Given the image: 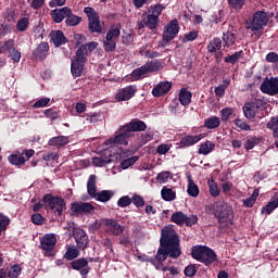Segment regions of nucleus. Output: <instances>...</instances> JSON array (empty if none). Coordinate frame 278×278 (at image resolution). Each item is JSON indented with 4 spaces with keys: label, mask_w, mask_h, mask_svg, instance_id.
Instances as JSON below:
<instances>
[{
    "label": "nucleus",
    "mask_w": 278,
    "mask_h": 278,
    "mask_svg": "<svg viewBox=\"0 0 278 278\" xmlns=\"http://www.w3.org/2000/svg\"><path fill=\"white\" fill-rule=\"evenodd\" d=\"M168 255L173 260H177L181 255V247L179 245V236L173 226H165L162 229L160 248L156 252L155 258H151L149 262L155 266L156 270H160L162 262H166Z\"/></svg>",
    "instance_id": "f257e3e1"
},
{
    "label": "nucleus",
    "mask_w": 278,
    "mask_h": 278,
    "mask_svg": "<svg viewBox=\"0 0 278 278\" xmlns=\"http://www.w3.org/2000/svg\"><path fill=\"white\" fill-rule=\"evenodd\" d=\"M129 138H131L130 134L128 132V130H124L122 126L119 128L118 135H116L115 137H111L104 142L106 147H109V144L111 146L109 150L115 155V160H121V153H123V149L117 147V144H124V147H127V144H129Z\"/></svg>",
    "instance_id": "f03ea898"
},
{
    "label": "nucleus",
    "mask_w": 278,
    "mask_h": 278,
    "mask_svg": "<svg viewBox=\"0 0 278 278\" xmlns=\"http://www.w3.org/2000/svg\"><path fill=\"white\" fill-rule=\"evenodd\" d=\"M213 214L222 225H231V220H233V208L225 201H218L213 204Z\"/></svg>",
    "instance_id": "7ed1b4c3"
},
{
    "label": "nucleus",
    "mask_w": 278,
    "mask_h": 278,
    "mask_svg": "<svg viewBox=\"0 0 278 278\" xmlns=\"http://www.w3.org/2000/svg\"><path fill=\"white\" fill-rule=\"evenodd\" d=\"M191 255L193 260L202 262V264H205V266H210V264L216 262V252L205 245L193 247Z\"/></svg>",
    "instance_id": "20e7f679"
},
{
    "label": "nucleus",
    "mask_w": 278,
    "mask_h": 278,
    "mask_svg": "<svg viewBox=\"0 0 278 278\" xmlns=\"http://www.w3.org/2000/svg\"><path fill=\"white\" fill-rule=\"evenodd\" d=\"M245 25L247 29L257 34V31H262L268 25V15L264 11H257L245 22Z\"/></svg>",
    "instance_id": "39448f33"
},
{
    "label": "nucleus",
    "mask_w": 278,
    "mask_h": 278,
    "mask_svg": "<svg viewBox=\"0 0 278 278\" xmlns=\"http://www.w3.org/2000/svg\"><path fill=\"white\" fill-rule=\"evenodd\" d=\"M84 12L88 17L89 31H91V34H103V26L101 25L99 13L90 7H86Z\"/></svg>",
    "instance_id": "423d86ee"
},
{
    "label": "nucleus",
    "mask_w": 278,
    "mask_h": 278,
    "mask_svg": "<svg viewBox=\"0 0 278 278\" xmlns=\"http://www.w3.org/2000/svg\"><path fill=\"white\" fill-rule=\"evenodd\" d=\"M55 244H58V237L55 233H46L40 238L39 249L43 250L46 257H53L55 255Z\"/></svg>",
    "instance_id": "0eeeda50"
},
{
    "label": "nucleus",
    "mask_w": 278,
    "mask_h": 278,
    "mask_svg": "<svg viewBox=\"0 0 278 278\" xmlns=\"http://www.w3.org/2000/svg\"><path fill=\"white\" fill-rule=\"evenodd\" d=\"M46 210H54L58 212L59 216L62 215V212L66 210V202L62 198H55L51 194H46L42 198Z\"/></svg>",
    "instance_id": "6e6552de"
},
{
    "label": "nucleus",
    "mask_w": 278,
    "mask_h": 278,
    "mask_svg": "<svg viewBox=\"0 0 278 278\" xmlns=\"http://www.w3.org/2000/svg\"><path fill=\"white\" fill-rule=\"evenodd\" d=\"M170 220L179 227H184V225L187 227H192V225H197V223H199V217H197V215H191L188 217V215L184 214V212L178 211L172 215Z\"/></svg>",
    "instance_id": "1a4fd4ad"
},
{
    "label": "nucleus",
    "mask_w": 278,
    "mask_h": 278,
    "mask_svg": "<svg viewBox=\"0 0 278 278\" xmlns=\"http://www.w3.org/2000/svg\"><path fill=\"white\" fill-rule=\"evenodd\" d=\"M163 10H164V7H162V4L152 7L148 11V15L144 18L146 27H149V29H155V27H157V23H160V14H162Z\"/></svg>",
    "instance_id": "9d476101"
},
{
    "label": "nucleus",
    "mask_w": 278,
    "mask_h": 278,
    "mask_svg": "<svg viewBox=\"0 0 278 278\" xmlns=\"http://www.w3.org/2000/svg\"><path fill=\"white\" fill-rule=\"evenodd\" d=\"M34 153H36L34 149L24 150L23 152H15L9 156V162L14 166H23L27 160L34 156Z\"/></svg>",
    "instance_id": "9b49d317"
},
{
    "label": "nucleus",
    "mask_w": 278,
    "mask_h": 278,
    "mask_svg": "<svg viewBox=\"0 0 278 278\" xmlns=\"http://www.w3.org/2000/svg\"><path fill=\"white\" fill-rule=\"evenodd\" d=\"M101 225L104 226L105 232L110 236H121L125 231V226L118 224L116 219L104 218Z\"/></svg>",
    "instance_id": "f8f14e48"
},
{
    "label": "nucleus",
    "mask_w": 278,
    "mask_h": 278,
    "mask_svg": "<svg viewBox=\"0 0 278 278\" xmlns=\"http://www.w3.org/2000/svg\"><path fill=\"white\" fill-rule=\"evenodd\" d=\"M71 212L73 216H84L92 214L94 212V206L88 202H74L72 203Z\"/></svg>",
    "instance_id": "ddd939ff"
},
{
    "label": "nucleus",
    "mask_w": 278,
    "mask_h": 278,
    "mask_svg": "<svg viewBox=\"0 0 278 278\" xmlns=\"http://www.w3.org/2000/svg\"><path fill=\"white\" fill-rule=\"evenodd\" d=\"M177 34H179V21L173 20L164 27L163 40L165 42H170V40L177 38Z\"/></svg>",
    "instance_id": "4468645a"
},
{
    "label": "nucleus",
    "mask_w": 278,
    "mask_h": 278,
    "mask_svg": "<svg viewBox=\"0 0 278 278\" xmlns=\"http://www.w3.org/2000/svg\"><path fill=\"white\" fill-rule=\"evenodd\" d=\"M136 92H138V87L136 85L124 87L115 94V101L118 103L129 101L136 97Z\"/></svg>",
    "instance_id": "2eb2a0df"
},
{
    "label": "nucleus",
    "mask_w": 278,
    "mask_h": 278,
    "mask_svg": "<svg viewBox=\"0 0 278 278\" xmlns=\"http://www.w3.org/2000/svg\"><path fill=\"white\" fill-rule=\"evenodd\" d=\"M261 91H263L264 94H269V97L278 94V77L266 78L261 85Z\"/></svg>",
    "instance_id": "dca6fc26"
},
{
    "label": "nucleus",
    "mask_w": 278,
    "mask_h": 278,
    "mask_svg": "<svg viewBox=\"0 0 278 278\" xmlns=\"http://www.w3.org/2000/svg\"><path fill=\"white\" fill-rule=\"evenodd\" d=\"M97 47H99V43L97 41H90L86 45H83L76 51V60H80L83 62H86V56L89 53H92V51L96 50Z\"/></svg>",
    "instance_id": "f3484780"
},
{
    "label": "nucleus",
    "mask_w": 278,
    "mask_h": 278,
    "mask_svg": "<svg viewBox=\"0 0 278 278\" xmlns=\"http://www.w3.org/2000/svg\"><path fill=\"white\" fill-rule=\"evenodd\" d=\"M70 264L73 270L80 271L81 277H86V275L90 273V266H88V260L84 257L74 260Z\"/></svg>",
    "instance_id": "a211bd4d"
},
{
    "label": "nucleus",
    "mask_w": 278,
    "mask_h": 278,
    "mask_svg": "<svg viewBox=\"0 0 278 278\" xmlns=\"http://www.w3.org/2000/svg\"><path fill=\"white\" fill-rule=\"evenodd\" d=\"M147 124L140 119H132L130 123L123 126L124 131H128L130 136H134V131H144Z\"/></svg>",
    "instance_id": "6ab92c4d"
},
{
    "label": "nucleus",
    "mask_w": 278,
    "mask_h": 278,
    "mask_svg": "<svg viewBox=\"0 0 278 278\" xmlns=\"http://www.w3.org/2000/svg\"><path fill=\"white\" fill-rule=\"evenodd\" d=\"M114 157L116 156L114 155V153L112 154V152H110V149H109L104 151L103 156H94L92 159V163L94 164V166L103 167V166H108V164H112V162H114Z\"/></svg>",
    "instance_id": "aec40b11"
},
{
    "label": "nucleus",
    "mask_w": 278,
    "mask_h": 278,
    "mask_svg": "<svg viewBox=\"0 0 278 278\" xmlns=\"http://www.w3.org/2000/svg\"><path fill=\"white\" fill-rule=\"evenodd\" d=\"M173 88V83L170 81H161L152 89L153 97H164V94H168L170 89Z\"/></svg>",
    "instance_id": "412c9836"
},
{
    "label": "nucleus",
    "mask_w": 278,
    "mask_h": 278,
    "mask_svg": "<svg viewBox=\"0 0 278 278\" xmlns=\"http://www.w3.org/2000/svg\"><path fill=\"white\" fill-rule=\"evenodd\" d=\"M202 139V135H187L180 139L178 144L180 149H186L188 147H193L197 142H201Z\"/></svg>",
    "instance_id": "4be33fe9"
},
{
    "label": "nucleus",
    "mask_w": 278,
    "mask_h": 278,
    "mask_svg": "<svg viewBox=\"0 0 278 278\" xmlns=\"http://www.w3.org/2000/svg\"><path fill=\"white\" fill-rule=\"evenodd\" d=\"M47 55H49V43L47 41H42L33 51V58L35 60H47Z\"/></svg>",
    "instance_id": "5701e85b"
},
{
    "label": "nucleus",
    "mask_w": 278,
    "mask_h": 278,
    "mask_svg": "<svg viewBox=\"0 0 278 278\" xmlns=\"http://www.w3.org/2000/svg\"><path fill=\"white\" fill-rule=\"evenodd\" d=\"M74 239L78 247V249H86L88 247V235H86V231L83 229H76L74 230Z\"/></svg>",
    "instance_id": "b1692460"
},
{
    "label": "nucleus",
    "mask_w": 278,
    "mask_h": 278,
    "mask_svg": "<svg viewBox=\"0 0 278 278\" xmlns=\"http://www.w3.org/2000/svg\"><path fill=\"white\" fill-rule=\"evenodd\" d=\"M50 40L53 42L54 47H62V45L68 42L62 30H52L50 33Z\"/></svg>",
    "instance_id": "393cba45"
},
{
    "label": "nucleus",
    "mask_w": 278,
    "mask_h": 278,
    "mask_svg": "<svg viewBox=\"0 0 278 278\" xmlns=\"http://www.w3.org/2000/svg\"><path fill=\"white\" fill-rule=\"evenodd\" d=\"M84 66H86V61H80L79 59L72 60L71 71L73 77H81Z\"/></svg>",
    "instance_id": "a878e982"
},
{
    "label": "nucleus",
    "mask_w": 278,
    "mask_h": 278,
    "mask_svg": "<svg viewBox=\"0 0 278 278\" xmlns=\"http://www.w3.org/2000/svg\"><path fill=\"white\" fill-rule=\"evenodd\" d=\"M149 76V71L146 65L134 70L130 74L131 81H140V79H144V77Z\"/></svg>",
    "instance_id": "bb28decb"
},
{
    "label": "nucleus",
    "mask_w": 278,
    "mask_h": 278,
    "mask_svg": "<svg viewBox=\"0 0 278 278\" xmlns=\"http://www.w3.org/2000/svg\"><path fill=\"white\" fill-rule=\"evenodd\" d=\"M66 14H71V8L64 7L52 11V18L56 23H62L66 18Z\"/></svg>",
    "instance_id": "cd10ccee"
},
{
    "label": "nucleus",
    "mask_w": 278,
    "mask_h": 278,
    "mask_svg": "<svg viewBox=\"0 0 278 278\" xmlns=\"http://www.w3.org/2000/svg\"><path fill=\"white\" fill-rule=\"evenodd\" d=\"M257 110V105L255 104V102H248L243 105V114L245 116V118H248L249 121L255 118V114Z\"/></svg>",
    "instance_id": "c85d7f7f"
},
{
    "label": "nucleus",
    "mask_w": 278,
    "mask_h": 278,
    "mask_svg": "<svg viewBox=\"0 0 278 278\" xmlns=\"http://www.w3.org/2000/svg\"><path fill=\"white\" fill-rule=\"evenodd\" d=\"M50 147H56V149H62V147H66L68 144V137L58 136L53 137L48 141Z\"/></svg>",
    "instance_id": "c756f323"
},
{
    "label": "nucleus",
    "mask_w": 278,
    "mask_h": 278,
    "mask_svg": "<svg viewBox=\"0 0 278 278\" xmlns=\"http://www.w3.org/2000/svg\"><path fill=\"white\" fill-rule=\"evenodd\" d=\"M87 192L91 199H94L97 197V175H90L88 182H87Z\"/></svg>",
    "instance_id": "7c9ffc66"
},
{
    "label": "nucleus",
    "mask_w": 278,
    "mask_h": 278,
    "mask_svg": "<svg viewBox=\"0 0 278 278\" xmlns=\"http://www.w3.org/2000/svg\"><path fill=\"white\" fill-rule=\"evenodd\" d=\"M178 100L185 106L190 105V103H192V92L185 88L180 89Z\"/></svg>",
    "instance_id": "2f4dec72"
},
{
    "label": "nucleus",
    "mask_w": 278,
    "mask_h": 278,
    "mask_svg": "<svg viewBox=\"0 0 278 278\" xmlns=\"http://www.w3.org/2000/svg\"><path fill=\"white\" fill-rule=\"evenodd\" d=\"M113 197H114V191L102 190V191L98 192V194H96L93 197V199L96 201H100V203H108V201H110Z\"/></svg>",
    "instance_id": "473e14b6"
},
{
    "label": "nucleus",
    "mask_w": 278,
    "mask_h": 278,
    "mask_svg": "<svg viewBox=\"0 0 278 278\" xmlns=\"http://www.w3.org/2000/svg\"><path fill=\"white\" fill-rule=\"evenodd\" d=\"M215 148H216V144L214 142L205 141V142L200 144L198 153L200 155H210V153H212Z\"/></svg>",
    "instance_id": "72a5a7b5"
},
{
    "label": "nucleus",
    "mask_w": 278,
    "mask_h": 278,
    "mask_svg": "<svg viewBox=\"0 0 278 278\" xmlns=\"http://www.w3.org/2000/svg\"><path fill=\"white\" fill-rule=\"evenodd\" d=\"M187 179H188L187 192L189 197H193L194 199H197V197H199V186L194 184L192 176H188Z\"/></svg>",
    "instance_id": "f704fd0d"
},
{
    "label": "nucleus",
    "mask_w": 278,
    "mask_h": 278,
    "mask_svg": "<svg viewBox=\"0 0 278 278\" xmlns=\"http://www.w3.org/2000/svg\"><path fill=\"white\" fill-rule=\"evenodd\" d=\"M161 197L163 201H175V199H177V192H175L170 188L163 187V189L161 190Z\"/></svg>",
    "instance_id": "c9c22d12"
},
{
    "label": "nucleus",
    "mask_w": 278,
    "mask_h": 278,
    "mask_svg": "<svg viewBox=\"0 0 278 278\" xmlns=\"http://www.w3.org/2000/svg\"><path fill=\"white\" fill-rule=\"evenodd\" d=\"M278 207V195L275 194V199L269 201L266 206L261 210L262 214H273Z\"/></svg>",
    "instance_id": "e433bc0d"
},
{
    "label": "nucleus",
    "mask_w": 278,
    "mask_h": 278,
    "mask_svg": "<svg viewBox=\"0 0 278 278\" xmlns=\"http://www.w3.org/2000/svg\"><path fill=\"white\" fill-rule=\"evenodd\" d=\"M65 23L70 27H75L81 23V17L73 14V11L70 9V14L65 15Z\"/></svg>",
    "instance_id": "4c0bfd02"
},
{
    "label": "nucleus",
    "mask_w": 278,
    "mask_h": 278,
    "mask_svg": "<svg viewBox=\"0 0 278 278\" xmlns=\"http://www.w3.org/2000/svg\"><path fill=\"white\" fill-rule=\"evenodd\" d=\"M223 49V41L220 38H214L207 45L208 53H216V51H220Z\"/></svg>",
    "instance_id": "58836bf2"
},
{
    "label": "nucleus",
    "mask_w": 278,
    "mask_h": 278,
    "mask_svg": "<svg viewBox=\"0 0 278 278\" xmlns=\"http://www.w3.org/2000/svg\"><path fill=\"white\" fill-rule=\"evenodd\" d=\"M78 255H79V249H77V247L75 245H71V247H67L64 257L68 262H73V260H77Z\"/></svg>",
    "instance_id": "ea45409f"
},
{
    "label": "nucleus",
    "mask_w": 278,
    "mask_h": 278,
    "mask_svg": "<svg viewBox=\"0 0 278 278\" xmlns=\"http://www.w3.org/2000/svg\"><path fill=\"white\" fill-rule=\"evenodd\" d=\"M148 73H157V71H162L163 66H162V62H160L159 60H153L150 62H147L144 64Z\"/></svg>",
    "instance_id": "a19ab883"
},
{
    "label": "nucleus",
    "mask_w": 278,
    "mask_h": 278,
    "mask_svg": "<svg viewBox=\"0 0 278 278\" xmlns=\"http://www.w3.org/2000/svg\"><path fill=\"white\" fill-rule=\"evenodd\" d=\"M105 38L108 40H116V38H121V25L111 26Z\"/></svg>",
    "instance_id": "79ce46f5"
},
{
    "label": "nucleus",
    "mask_w": 278,
    "mask_h": 278,
    "mask_svg": "<svg viewBox=\"0 0 278 278\" xmlns=\"http://www.w3.org/2000/svg\"><path fill=\"white\" fill-rule=\"evenodd\" d=\"M204 127H206V129H216L217 127H220V118L218 116H211L206 118Z\"/></svg>",
    "instance_id": "37998d69"
},
{
    "label": "nucleus",
    "mask_w": 278,
    "mask_h": 278,
    "mask_svg": "<svg viewBox=\"0 0 278 278\" xmlns=\"http://www.w3.org/2000/svg\"><path fill=\"white\" fill-rule=\"evenodd\" d=\"M266 127L267 129L273 130L274 138H278V115L276 117H271Z\"/></svg>",
    "instance_id": "c03bdc74"
},
{
    "label": "nucleus",
    "mask_w": 278,
    "mask_h": 278,
    "mask_svg": "<svg viewBox=\"0 0 278 278\" xmlns=\"http://www.w3.org/2000/svg\"><path fill=\"white\" fill-rule=\"evenodd\" d=\"M14 49V40L9 39L0 43V53H10Z\"/></svg>",
    "instance_id": "a18cd8bd"
},
{
    "label": "nucleus",
    "mask_w": 278,
    "mask_h": 278,
    "mask_svg": "<svg viewBox=\"0 0 278 278\" xmlns=\"http://www.w3.org/2000/svg\"><path fill=\"white\" fill-rule=\"evenodd\" d=\"M223 40L225 42V47H231V45L236 43V35L231 31L224 33Z\"/></svg>",
    "instance_id": "49530a36"
},
{
    "label": "nucleus",
    "mask_w": 278,
    "mask_h": 278,
    "mask_svg": "<svg viewBox=\"0 0 278 278\" xmlns=\"http://www.w3.org/2000/svg\"><path fill=\"white\" fill-rule=\"evenodd\" d=\"M236 111L233 110V108H224L220 111V118L223 121V123H227V121H229V118H231V116H233V113Z\"/></svg>",
    "instance_id": "de8ad7c7"
},
{
    "label": "nucleus",
    "mask_w": 278,
    "mask_h": 278,
    "mask_svg": "<svg viewBox=\"0 0 278 278\" xmlns=\"http://www.w3.org/2000/svg\"><path fill=\"white\" fill-rule=\"evenodd\" d=\"M130 200L135 207H138V210H140V207H144V198L142 195L134 193Z\"/></svg>",
    "instance_id": "09e8293b"
},
{
    "label": "nucleus",
    "mask_w": 278,
    "mask_h": 278,
    "mask_svg": "<svg viewBox=\"0 0 278 278\" xmlns=\"http://www.w3.org/2000/svg\"><path fill=\"white\" fill-rule=\"evenodd\" d=\"M29 27V18L28 17H22L17 21L16 29L17 31H27V28Z\"/></svg>",
    "instance_id": "8fccbe9b"
},
{
    "label": "nucleus",
    "mask_w": 278,
    "mask_h": 278,
    "mask_svg": "<svg viewBox=\"0 0 278 278\" xmlns=\"http://www.w3.org/2000/svg\"><path fill=\"white\" fill-rule=\"evenodd\" d=\"M208 190H210L211 197L220 195V189H218V185L214 180H208Z\"/></svg>",
    "instance_id": "3c124183"
},
{
    "label": "nucleus",
    "mask_w": 278,
    "mask_h": 278,
    "mask_svg": "<svg viewBox=\"0 0 278 278\" xmlns=\"http://www.w3.org/2000/svg\"><path fill=\"white\" fill-rule=\"evenodd\" d=\"M103 47H104V51L112 53V51L116 49V40H112V39L108 40V38H104Z\"/></svg>",
    "instance_id": "603ef678"
},
{
    "label": "nucleus",
    "mask_w": 278,
    "mask_h": 278,
    "mask_svg": "<svg viewBox=\"0 0 278 278\" xmlns=\"http://www.w3.org/2000/svg\"><path fill=\"white\" fill-rule=\"evenodd\" d=\"M240 58H242V51H238L231 55L226 56L224 59V62H226L227 64H236V62H238V60H240Z\"/></svg>",
    "instance_id": "864d4df0"
},
{
    "label": "nucleus",
    "mask_w": 278,
    "mask_h": 278,
    "mask_svg": "<svg viewBox=\"0 0 278 278\" xmlns=\"http://www.w3.org/2000/svg\"><path fill=\"white\" fill-rule=\"evenodd\" d=\"M232 10H242L247 0H227Z\"/></svg>",
    "instance_id": "5fc2aeb1"
},
{
    "label": "nucleus",
    "mask_w": 278,
    "mask_h": 278,
    "mask_svg": "<svg viewBox=\"0 0 278 278\" xmlns=\"http://www.w3.org/2000/svg\"><path fill=\"white\" fill-rule=\"evenodd\" d=\"M21 273H23V268H21L20 265H13L8 271V277L16 278Z\"/></svg>",
    "instance_id": "6e6d98bb"
},
{
    "label": "nucleus",
    "mask_w": 278,
    "mask_h": 278,
    "mask_svg": "<svg viewBox=\"0 0 278 278\" xmlns=\"http://www.w3.org/2000/svg\"><path fill=\"white\" fill-rule=\"evenodd\" d=\"M131 205V198L129 195H123L117 200L118 207H129Z\"/></svg>",
    "instance_id": "4d7b16f0"
},
{
    "label": "nucleus",
    "mask_w": 278,
    "mask_h": 278,
    "mask_svg": "<svg viewBox=\"0 0 278 278\" xmlns=\"http://www.w3.org/2000/svg\"><path fill=\"white\" fill-rule=\"evenodd\" d=\"M235 125L238 129H241V131H251V126L240 118L235 119Z\"/></svg>",
    "instance_id": "13d9d810"
},
{
    "label": "nucleus",
    "mask_w": 278,
    "mask_h": 278,
    "mask_svg": "<svg viewBox=\"0 0 278 278\" xmlns=\"http://www.w3.org/2000/svg\"><path fill=\"white\" fill-rule=\"evenodd\" d=\"M256 144H260V138H249L245 142L244 149H247V151H251V149H253Z\"/></svg>",
    "instance_id": "bf43d9fd"
},
{
    "label": "nucleus",
    "mask_w": 278,
    "mask_h": 278,
    "mask_svg": "<svg viewBox=\"0 0 278 278\" xmlns=\"http://www.w3.org/2000/svg\"><path fill=\"white\" fill-rule=\"evenodd\" d=\"M136 162H138V156H131L129 159L122 161L121 166L124 169L129 168V166H134V164H136Z\"/></svg>",
    "instance_id": "052dcab7"
},
{
    "label": "nucleus",
    "mask_w": 278,
    "mask_h": 278,
    "mask_svg": "<svg viewBox=\"0 0 278 278\" xmlns=\"http://www.w3.org/2000/svg\"><path fill=\"white\" fill-rule=\"evenodd\" d=\"M197 38H199V33L197 30H191L184 36L182 42H192V40H197Z\"/></svg>",
    "instance_id": "680f3d73"
},
{
    "label": "nucleus",
    "mask_w": 278,
    "mask_h": 278,
    "mask_svg": "<svg viewBox=\"0 0 278 278\" xmlns=\"http://www.w3.org/2000/svg\"><path fill=\"white\" fill-rule=\"evenodd\" d=\"M8 225H10V217L0 215V233L1 231H5L8 229Z\"/></svg>",
    "instance_id": "e2e57ef3"
},
{
    "label": "nucleus",
    "mask_w": 278,
    "mask_h": 278,
    "mask_svg": "<svg viewBox=\"0 0 278 278\" xmlns=\"http://www.w3.org/2000/svg\"><path fill=\"white\" fill-rule=\"evenodd\" d=\"M45 116L47 118H50V121H55L60 117V113H58V111H54L53 109H47L45 111Z\"/></svg>",
    "instance_id": "0e129e2a"
},
{
    "label": "nucleus",
    "mask_w": 278,
    "mask_h": 278,
    "mask_svg": "<svg viewBox=\"0 0 278 278\" xmlns=\"http://www.w3.org/2000/svg\"><path fill=\"white\" fill-rule=\"evenodd\" d=\"M170 177V173L169 172H162L157 175L156 177V181L159 184H166L168 181V178Z\"/></svg>",
    "instance_id": "69168bd1"
},
{
    "label": "nucleus",
    "mask_w": 278,
    "mask_h": 278,
    "mask_svg": "<svg viewBox=\"0 0 278 278\" xmlns=\"http://www.w3.org/2000/svg\"><path fill=\"white\" fill-rule=\"evenodd\" d=\"M51 99L49 98H41L40 100L36 101L33 108H47L49 105Z\"/></svg>",
    "instance_id": "338daca9"
},
{
    "label": "nucleus",
    "mask_w": 278,
    "mask_h": 278,
    "mask_svg": "<svg viewBox=\"0 0 278 278\" xmlns=\"http://www.w3.org/2000/svg\"><path fill=\"white\" fill-rule=\"evenodd\" d=\"M31 223H34V225H45V217L38 213L34 214L31 215Z\"/></svg>",
    "instance_id": "774afa93"
}]
</instances>
